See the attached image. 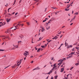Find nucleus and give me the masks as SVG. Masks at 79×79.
<instances>
[{"mask_svg": "<svg viewBox=\"0 0 79 79\" xmlns=\"http://www.w3.org/2000/svg\"><path fill=\"white\" fill-rule=\"evenodd\" d=\"M35 48L36 50H37V49H38L37 48Z\"/></svg>", "mask_w": 79, "mask_h": 79, "instance_id": "56", "label": "nucleus"}, {"mask_svg": "<svg viewBox=\"0 0 79 79\" xmlns=\"http://www.w3.org/2000/svg\"><path fill=\"white\" fill-rule=\"evenodd\" d=\"M12 68H15L16 67V64H15L14 65L12 66Z\"/></svg>", "mask_w": 79, "mask_h": 79, "instance_id": "8", "label": "nucleus"}, {"mask_svg": "<svg viewBox=\"0 0 79 79\" xmlns=\"http://www.w3.org/2000/svg\"><path fill=\"white\" fill-rule=\"evenodd\" d=\"M27 24L28 25H29L30 24H29V23L27 22Z\"/></svg>", "mask_w": 79, "mask_h": 79, "instance_id": "40", "label": "nucleus"}, {"mask_svg": "<svg viewBox=\"0 0 79 79\" xmlns=\"http://www.w3.org/2000/svg\"><path fill=\"white\" fill-rule=\"evenodd\" d=\"M40 48H39L38 50L37 51V52H40Z\"/></svg>", "mask_w": 79, "mask_h": 79, "instance_id": "27", "label": "nucleus"}, {"mask_svg": "<svg viewBox=\"0 0 79 79\" xmlns=\"http://www.w3.org/2000/svg\"><path fill=\"white\" fill-rule=\"evenodd\" d=\"M74 19H72L71 20V21H73L74 20Z\"/></svg>", "mask_w": 79, "mask_h": 79, "instance_id": "52", "label": "nucleus"}, {"mask_svg": "<svg viewBox=\"0 0 79 79\" xmlns=\"http://www.w3.org/2000/svg\"><path fill=\"white\" fill-rule=\"evenodd\" d=\"M14 47H15V48H17L18 47V45H13Z\"/></svg>", "mask_w": 79, "mask_h": 79, "instance_id": "10", "label": "nucleus"}, {"mask_svg": "<svg viewBox=\"0 0 79 79\" xmlns=\"http://www.w3.org/2000/svg\"><path fill=\"white\" fill-rule=\"evenodd\" d=\"M6 24V23H5V22H3V23L1 24V25L2 26H4V25H5V24Z\"/></svg>", "mask_w": 79, "mask_h": 79, "instance_id": "13", "label": "nucleus"}, {"mask_svg": "<svg viewBox=\"0 0 79 79\" xmlns=\"http://www.w3.org/2000/svg\"><path fill=\"white\" fill-rule=\"evenodd\" d=\"M14 49H15V48H12L11 50H14Z\"/></svg>", "mask_w": 79, "mask_h": 79, "instance_id": "60", "label": "nucleus"}, {"mask_svg": "<svg viewBox=\"0 0 79 79\" xmlns=\"http://www.w3.org/2000/svg\"><path fill=\"white\" fill-rule=\"evenodd\" d=\"M32 40H33V39H32L31 42H32V44H34V42H32Z\"/></svg>", "mask_w": 79, "mask_h": 79, "instance_id": "55", "label": "nucleus"}, {"mask_svg": "<svg viewBox=\"0 0 79 79\" xmlns=\"http://www.w3.org/2000/svg\"><path fill=\"white\" fill-rule=\"evenodd\" d=\"M10 19H7L6 20L7 21V23H8V22H10Z\"/></svg>", "mask_w": 79, "mask_h": 79, "instance_id": "11", "label": "nucleus"}, {"mask_svg": "<svg viewBox=\"0 0 79 79\" xmlns=\"http://www.w3.org/2000/svg\"><path fill=\"white\" fill-rule=\"evenodd\" d=\"M51 41H52V40H50L49 41H48V42H51Z\"/></svg>", "mask_w": 79, "mask_h": 79, "instance_id": "45", "label": "nucleus"}, {"mask_svg": "<svg viewBox=\"0 0 79 79\" xmlns=\"http://www.w3.org/2000/svg\"><path fill=\"white\" fill-rule=\"evenodd\" d=\"M53 71V70H52V69L50 71V72L51 73H52V71Z\"/></svg>", "mask_w": 79, "mask_h": 79, "instance_id": "32", "label": "nucleus"}, {"mask_svg": "<svg viewBox=\"0 0 79 79\" xmlns=\"http://www.w3.org/2000/svg\"><path fill=\"white\" fill-rule=\"evenodd\" d=\"M73 13H74V11L73 10V11H72V14H73Z\"/></svg>", "mask_w": 79, "mask_h": 79, "instance_id": "58", "label": "nucleus"}, {"mask_svg": "<svg viewBox=\"0 0 79 79\" xmlns=\"http://www.w3.org/2000/svg\"><path fill=\"white\" fill-rule=\"evenodd\" d=\"M48 23H46V24H45V27H46V26H48Z\"/></svg>", "mask_w": 79, "mask_h": 79, "instance_id": "19", "label": "nucleus"}, {"mask_svg": "<svg viewBox=\"0 0 79 79\" xmlns=\"http://www.w3.org/2000/svg\"><path fill=\"white\" fill-rule=\"evenodd\" d=\"M18 62L17 63V64H18H18H17L16 65V66H19V65H20V64H21V61H17Z\"/></svg>", "mask_w": 79, "mask_h": 79, "instance_id": "2", "label": "nucleus"}, {"mask_svg": "<svg viewBox=\"0 0 79 79\" xmlns=\"http://www.w3.org/2000/svg\"><path fill=\"white\" fill-rule=\"evenodd\" d=\"M48 74L49 75L50 74V72H49L48 73Z\"/></svg>", "mask_w": 79, "mask_h": 79, "instance_id": "50", "label": "nucleus"}, {"mask_svg": "<svg viewBox=\"0 0 79 79\" xmlns=\"http://www.w3.org/2000/svg\"><path fill=\"white\" fill-rule=\"evenodd\" d=\"M18 28H16L15 29H14V30H15V31H16V30Z\"/></svg>", "mask_w": 79, "mask_h": 79, "instance_id": "42", "label": "nucleus"}, {"mask_svg": "<svg viewBox=\"0 0 79 79\" xmlns=\"http://www.w3.org/2000/svg\"><path fill=\"white\" fill-rule=\"evenodd\" d=\"M41 47L43 48H45V46H41Z\"/></svg>", "mask_w": 79, "mask_h": 79, "instance_id": "31", "label": "nucleus"}, {"mask_svg": "<svg viewBox=\"0 0 79 79\" xmlns=\"http://www.w3.org/2000/svg\"><path fill=\"white\" fill-rule=\"evenodd\" d=\"M61 67H64V64H63V65H62Z\"/></svg>", "mask_w": 79, "mask_h": 79, "instance_id": "28", "label": "nucleus"}, {"mask_svg": "<svg viewBox=\"0 0 79 79\" xmlns=\"http://www.w3.org/2000/svg\"><path fill=\"white\" fill-rule=\"evenodd\" d=\"M72 51H74V48H73L72 49Z\"/></svg>", "mask_w": 79, "mask_h": 79, "instance_id": "47", "label": "nucleus"}, {"mask_svg": "<svg viewBox=\"0 0 79 79\" xmlns=\"http://www.w3.org/2000/svg\"><path fill=\"white\" fill-rule=\"evenodd\" d=\"M62 36H63V35H61L60 37V38H61V37H62Z\"/></svg>", "mask_w": 79, "mask_h": 79, "instance_id": "59", "label": "nucleus"}, {"mask_svg": "<svg viewBox=\"0 0 79 79\" xmlns=\"http://www.w3.org/2000/svg\"><path fill=\"white\" fill-rule=\"evenodd\" d=\"M11 29H12V28H9L7 30V31H6V32H7V33H9V32L11 31Z\"/></svg>", "mask_w": 79, "mask_h": 79, "instance_id": "4", "label": "nucleus"}, {"mask_svg": "<svg viewBox=\"0 0 79 79\" xmlns=\"http://www.w3.org/2000/svg\"><path fill=\"white\" fill-rule=\"evenodd\" d=\"M57 77H58V76H56L55 77V78L56 79H57Z\"/></svg>", "mask_w": 79, "mask_h": 79, "instance_id": "34", "label": "nucleus"}, {"mask_svg": "<svg viewBox=\"0 0 79 79\" xmlns=\"http://www.w3.org/2000/svg\"><path fill=\"white\" fill-rule=\"evenodd\" d=\"M3 44H4V42H3V43L2 44V45H3Z\"/></svg>", "mask_w": 79, "mask_h": 79, "instance_id": "61", "label": "nucleus"}, {"mask_svg": "<svg viewBox=\"0 0 79 79\" xmlns=\"http://www.w3.org/2000/svg\"><path fill=\"white\" fill-rule=\"evenodd\" d=\"M57 39H58V36H56L54 38H53L52 39H53L54 40H56Z\"/></svg>", "mask_w": 79, "mask_h": 79, "instance_id": "5", "label": "nucleus"}, {"mask_svg": "<svg viewBox=\"0 0 79 79\" xmlns=\"http://www.w3.org/2000/svg\"><path fill=\"white\" fill-rule=\"evenodd\" d=\"M73 23H72L70 24V26H72V25H73Z\"/></svg>", "mask_w": 79, "mask_h": 79, "instance_id": "57", "label": "nucleus"}, {"mask_svg": "<svg viewBox=\"0 0 79 79\" xmlns=\"http://www.w3.org/2000/svg\"><path fill=\"white\" fill-rule=\"evenodd\" d=\"M57 66H54L53 68L52 69V70H54V69H55V70H56L57 69V68H56Z\"/></svg>", "mask_w": 79, "mask_h": 79, "instance_id": "3", "label": "nucleus"}, {"mask_svg": "<svg viewBox=\"0 0 79 79\" xmlns=\"http://www.w3.org/2000/svg\"><path fill=\"white\" fill-rule=\"evenodd\" d=\"M78 64H79V63H78L75 64V65H76V66H77V65H78Z\"/></svg>", "mask_w": 79, "mask_h": 79, "instance_id": "37", "label": "nucleus"}, {"mask_svg": "<svg viewBox=\"0 0 79 79\" xmlns=\"http://www.w3.org/2000/svg\"><path fill=\"white\" fill-rule=\"evenodd\" d=\"M42 38H39V40H38V41H40L41 40H42Z\"/></svg>", "mask_w": 79, "mask_h": 79, "instance_id": "16", "label": "nucleus"}, {"mask_svg": "<svg viewBox=\"0 0 79 79\" xmlns=\"http://www.w3.org/2000/svg\"><path fill=\"white\" fill-rule=\"evenodd\" d=\"M2 37H5V38H6V39H7V38L8 39H9V37H5V36H2Z\"/></svg>", "mask_w": 79, "mask_h": 79, "instance_id": "23", "label": "nucleus"}, {"mask_svg": "<svg viewBox=\"0 0 79 79\" xmlns=\"http://www.w3.org/2000/svg\"><path fill=\"white\" fill-rule=\"evenodd\" d=\"M23 55H24V56L26 57H27V53H25V52H24V54H23Z\"/></svg>", "mask_w": 79, "mask_h": 79, "instance_id": "9", "label": "nucleus"}, {"mask_svg": "<svg viewBox=\"0 0 79 79\" xmlns=\"http://www.w3.org/2000/svg\"><path fill=\"white\" fill-rule=\"evenodd\" d=\"M35 1H36V2H39V0H35Z\"/></svg>", "mask_w": 79, "mask_h": 79, "instance_id": "48", "label": "nucleus"}, {"mask_svg": "<svg viewBox=\"0 0 79 79\" xmlns=\"http://www.w3.org/2000/svg\"><path fill=\"white\" fill-rule=\"evenodd\" d=\"M47 11V8H46L45 9V10L44 11Z\"/></svg>", "mask_w": 79, "mask_h": 79, "instance_id": "51", "label": "nucleus"}, {"mask_svg": "<svg viewBox=\"0 0 79 79\" xmlns=\"http://www.w3.org/2000/svg\"><path fill=\"white\" fill-rule=\"evenodd\" d=\"M68 77H65L64 78V79H68Z\"/></svg>", "mask_w": 79, "mask_h": 79, "instance_id": "46", "label": "nucleus"}, {"mask_svg": "<svg viewBox=\"0 0 79 79\" xmlns=\"http://www.w3.org/2000/svg\"><path fill=\"white\" fill-rule=\"evenodd\" d=\"M51 22H52V19L49 20V21L48 22V23L49 24V23H50Z\"/></svg>", "mask_w": 79, "mask_h": 79, "instance_id": "12", "label": "nucleus"}, {"mask_svg": "<svg viewBox=\"0 0 79 79\" xmlns=\"http://www.w3.org/2000/svg\"><path fill=\"white\" fill-rule=\"evenodd\" d=\"M53 79V77H52L51 79Z\"/></svg>", "mask_w": 79, "mask_h": 79, "instance_id": "54", "label": "nucleus"}, {"mask_svg": "<svg viewBox=\"0 0 79 79\" xmlns=\"http://www.w3.org/2000/svg\"><path fill=\"white\" fill-rule=\"evenodd\" d=\"M70 6H71V4H70L69 6V5H67V8H69V7H70Z\"/></svg>", "mask_w": 79, "mask_h": 79, "instance_id": "20", "label": "nucleus"}, {"mask_svg": "<svg viewBox=\"0 0 79 79\" xmlns=\"http://www.w3.org/2000/svg\"><path fill=\"white\" fill-rule=\"evenodd\" d=\"M64 27H65V26H64L62 27V28H63Z\"/></svg>", "mask_w": 79, "mask_h": 79, "instance_id": "64", "label": "nucleus"}, {"mask_svg": "<svg viewBox=\"0 0 79 79\" xmlns=\"http://www.w3.org/2000/svg\"><path fill=\"white\" fill-rule=\"evenodd\" d=\"M31 63H34V61H32L31 62Z\"/></svg>", "mask_w": 79, "mask_h": 79, "instance_id": "49", "label": "nucleus"}, {"mask_svg": "<svg viewBox=\"0 0 79 79\" xmlns=\"http://www.w3.org/2000/svg\"><path fill=\"white\" fill-rule=\"evenodd\" d=\"M64 60H66V59L63 58V59H62L60 60H58V62L60 63L58 64V65H60V64H62V62H63V61Z\"/></svg>", "mask_w": 79, "mask_h": 79, "instance_id": "1", "label": "nucleus"}, {"mask_svg": "<svg viewBox=\"0 0 79 79\" xmlns=\"http://www.w3.org/2000/svg\"><path fill=\"white\" fill-rule=\"evenodd\" d=\"M69 47H70L72 48V47H73V46H72V45H70V46H69Z\"/></svg>", "mask_w": 79, "mask_h": 79, "instance_id": "41", "label": "nucleus"}, {"mask_svg": "<svg viewBox=\"0 0 79 79\" xmlns=\"http://www.w3.org/2000/svg\"><path fill=\"white\" fill-rule=\"evenodd\" d=\"M19 25H20H20H21V26H22V27H23V24H19Z\"/></svg>", "mask_w": 79, "mask_h": 79, "instance_id": "36", "label": "nucleus"}, {"mask_svg": "<svg viewBox=\"0 0 79 79\" xmlns=\"http://www.w3.org/2000/svg\"><path fill=\"white\" fill-rule=\"evenodd\" d=\"M25 53H27L28 54L29 53V52H28L27 51H25Z\"/></svg>", "mask_w": 79, "mask_h": 79, "instance_id": "35", "label": "nucleus"}, {"mask_svg": "<svg viewBox=\"0 0 79 79\" xmlns=\"http://www.w3.org/2000/svg\"><path fill=\"white\" fill-rule=\"evenodd\" d=\"M72 55H70V56H69V57H68L67 58V59H69V58H71V57H72Z\"/></svg>", "mask_w": 79, "mask_h": 79, "instance_id": "18", "label": "nucleus"}, {"mask_svg": "<svg viewBox=\"0 0 79 79\" xmlns=\"http://www.w3.org/2000/svg\"><path fill=\"white\" fill-rule=\"evenodd\" d=\"M78 14V12H76L74 14V15H77Z\"/></svg>", "mask_w": 79, "mask_h": 79, "instance_id": "25", "label": "nucleus"}, {"mask_svg": "<svg viewBox=\"0 0 79 79\" xmlns=\"http://www.w3.org/2000/svg\"><path fill=\"white\" fill-rule=\"evenodd\" d=\"M47 18H46V19L45 20H44L43 21V23H44V22H45V21H47Z\"/></svg>", "mask_w": 79, "mask_h": 79, "instance_id": "21", "label": "nucleus"}, {"mask_svg": "<svg viewBox=\"0 0 79 79\" xmlns=\"http://www.w3.org/2000/svg\"><path fill=\"white\" fill-rule=\"evenodd\" d=\"M0 51H1L2 52H3V51H4V50L0 49Z\"/></svg>", "mask_w": 79, "mask_h": 79, "instance_id": "39", "label": "nucleus"}, {"mask_svg": "<svg viewBox=\"0 0 79 79\" xmlns=\"http://www.w3.org/2000/svg\"><path fill=\"white\" fill-rule=\"evenodd\" d=\"M76 15L74 16V17L73 18V19H75V18H76Z\"/></svg>", "mask_w": 79, "mask_h": 79, "instance_id": "44", "label": "nucleus"}, {"mask_svg": "<svg viewBox=\"0 0 79 79\" xmlns=\"http://www.w3.org/2000/svg\"><path fill=\"white\" fill-rule=\"evenodd\" d=\"M52 8H53L54 10H56V9H57V8H56V7H52Z\"/></svg>", "mask_w": 79, "mask_h": 79, "instance_id": "30", "label": "nucleus"}, {"mask_svg": "<svg viewBox=\"0 0 79 79\" xmlns=\"http://www.w3.org/2000/svg\"><path fill=\"white\" fill-rule=\"evenodd\" d=\"M11 8H9L8 10V12H9V10L10 9H11Z\"/></svg>", "mask_w": 79, "mask_h": 79, "instance_id": "38", "label": "nucleus"}, {"mask_svg": "<svg viewBox=\"0 0 79 79\" xmlns=\"http://www.w3.org/2000/svg\"><path fill=\"white\" fill-rule=\"evenodd\" d=\"M44 27L42 28V29L41 30L42 32H44Z\"/></svg>", "mask_w": 79, "mask_h": 79, "instance_id": "26", "label": "nucleus"}, {"mask_svg": "<svg viewBox=\"0 0 79 79\" xmlns=\"http://www.w3.org/2000/svg\"><path fill=\"white\" fill-rule=\"evenodd\" d=\"M18 13H16L15 14V16H16V15H17V14H18Z\"/></svg>", "mask_w": 79, "mask_h": 79, "instance_id": "53", "label": "nucleus"}, {"mask_svg": "<svg viewBox=\"0 0 79 79\" xmlns=\"http://www.w3.org/2000/svg\"><path fill=\"white\" fill-rule=\"evenodd\" d=\"M19 24H18L16 26H15V27H18L19 26H20V25L19 24V23H20L19 22Z\"/></svg>", "mask_w": 79, "mask_h": 79, "instance_id": "6", "label": "nucleus"}, {"mask_svg": "<svg viewBox=\"0 0 79 79\" xmlns=\"http://www.w3.org/2000/svg\"><path fill=\"white\" fill-rule=\"evenodd\" d=\"M38 69H40V68H39V67H38L34 69L33 71H34V70H37Z\"/></svg>", "mask_w": 79, "mask_h": 79, "instance_id": "7", "label": "nucleus"}, {"mask_svg": "<svg viewBox=\"0 0 79 79\" xmlns=\"http://www.w3.org/2000/svg\"><path fill=\"white\" fill-rule=\"evenodd\" d=\"M74 54V53L72 52L70 54H69V56H70V55H73V54Z\"/></svg>", "mask_w": 79, "mask_h": 79, "instance_id": "15", "label": "nucleus"}, {"mask_svg": "<svg viewBox=\"0 0 79 79\" xmlns=\"http://www.w3.org/2000/svg\"><path fill=\"white\" fill-rule=\"evenodd\" d=\"M56 64H55L53 65V66H56Z\"/></svg>", "mask_w": 79, "mask_h": 79, "instance_id": "29", "label": "nucleus"}, {"mask_svg": "<svg viewBox=\"0 0 79 79\" xmlns=\"http://www.w3.org/2000/svg\"><path fill=\"white\" fill-rule=\"evenodd\" d=\"M63 71H64V68H62L61 69V71L60 72H63Z\"/></svg>", "mask_w": 79, "mask_h": 79, "instance_id": "14", "label": "nucleus"}, {"mask_svg": "<svg viewBox=\"0 0 79 79\" xmlns=\"http://www.w3.org/2000/svg\"><path fill=\"white\" fill-rule=\"evenodd\" d=\"M18 44H21V41H20L18 42Z\"/></svg>", "mask_w": 79, "mask_h": 79, "instance_id": "24", "label": "nucleus"}, {"mask_svg": "<svg viewBox=\"0 0 79 79\" xmlns=\"http://www.w3.org/2000/svg\"><path fill=\"white\" fill-rule=\"evenodd\" d=\"M73 67H72L71 69H70V70H71L72 69H73Z\"/></svg>", "mask_w": 79, "mask_h": 79, "instance_id": "62", "label": "nucleus"}, {"mask_svg": "<svg viewBox=\"0 0 79 79\" xmlns=\"http://www.w3.org/2000/svg\"><path fill=\"white\" fill-rule=\"evenodd\" d=\"M50 27L49 26L47 27H46V29H47V30H48V29H50Z\"/></svg>", "mask_w": 79, "mask_h": 79, "instance_id": "17", "label": "nucleus"}, {"mask_svg": "<svg viewBox=\"0 0 79 79\" xmlns=\"http://www.w3.org/2000/svg\"><path fill=\"white\" fill-rule=\"evenodd\" d=\"M69 9H67V8H66V9H65V11H69Z\"/></svg>", "mask_w": 79, "mask_h": 79, "instance_id": "22", "label": "nucleus"}, {"mask_svg": "<svg viewBox=\"0 0 79 79\" xmlns=\"http://www.w3.org/2000/svg\"><path fill=\"white\" fill-rule=\"evenodd\" d=\"M62 45H63V44H61L60 45V47H61V46H62Z\"/></svg>", "mask_w": 79, "mask_h": 79, "instance_id": "43", "label": "nucleus"}, {"mask_svg": "<svg viewBox=\"0 0 79 79\" xmlns=\"http://www.w3.org/2000/svg\"><path fill=\"white\" fill-rule=\"evenodd\" d=\"M55 13L56 14V15H57V13H56V12H55Z\"/></svg>", "mask_w": 79, "mask_h": 79, "instance_id": "63", "label": "nucleus"}, {"mask_svg": "<svg viewBox=\"0 0 79 79\" xmlns=\"http://www.w3.org/2000/svg\"><path fill=\"white\" fill-rule=\"evenodd\" d=\"M67 48H70V47L69 46V45H67Z\"/></svg>", "mask_w": 79, "mask_h": 79, "instance_id": "33", "label": "nucleus"}]
</instances>
